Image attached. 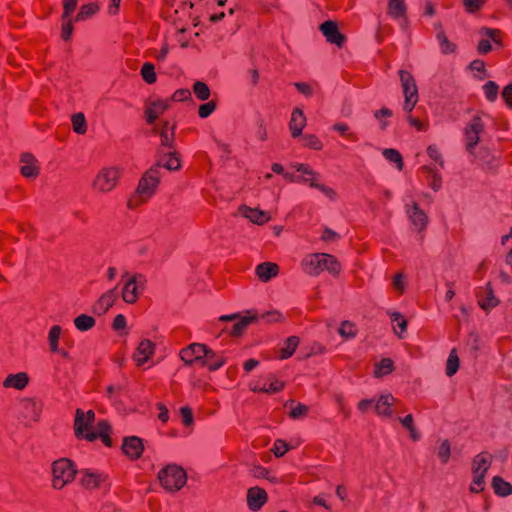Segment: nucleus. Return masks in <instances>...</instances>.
<instances>
[{
	"label": "nucleus",
	"instance_id": "nucleus-1",
	"mask_svg": "<svg viewBox=\"0 0 512 512\" xmlns=\"http://www.w3.org/2000/svg\"><path fill=\"white\" fill-rule=\"evenodd\" d=\"M160 179L161 172L158 166H153L147 170L139 179L135 193L128 201V206L135 208L151 199L157 192Z\"/></svg>",
	"mask_w": 512,
	"mask_h": 512
},
{
	"label": "nucleus",
	"instance_id": "nucleus-2",
	"mask_svg": "<svg viewBox=\"0 0 512 512\" xmlns=\"http://www.w3.org/2000/svg\"><path fill=\"white\" fill-rule=\"evenodd\" d=\"M305 271L312 275H319L327 271L333 275H338L341 271V264L332 255L327 253H314L303 259Z\"/></svg>",
	"mask_w": 512,
	"mask_h": 512
},
{
	"label": "nucleus",
	"instance_id": "nucleus-3",
	"mask_svg": "<svg viewBox=\"0 0 512 512\" xmlns=\"http://www.w3.org/2000/svg\"><path fill=\"white\" fill-rule=\"evenodd\" d=\"M158 479L165 490L175 492L186 484L187 476L182 467L169 464L159 471Z\"/></svg>",
	"mask_w": 512,
	"mask_h": 512
},
{
	"label": "nucleus",
	"instance_id": "nucleus-4",
	"mask_svg": "<svg viewBox=\"0 0 512 512\" xmlns=\"http://www.w3.org/2000/svg\"><path fill=\"white\" fill-rule=\"evenodd\" d=\"M75 475L76 469L69 459L61 458L52 464V485L55 489H62L71 483Z\"/></svg>",
	"mask_w": 512,
	"mask_h": 512
},
{
	"label": "nucleus",
	"instance_id": "nucleus-5",
	"mask_svg": "<svg viewBox=\"0 0 512 512\" xmlns=\"http://www.w3.org/2000/svg\"><path fill=\"white\" fill-rule=\"evenodd\" d=\"M123 278L125 281L121 293L122 299L127 304H133L137 301L139 295L144 291L147 280L142 274L129 276L126 273Z\"/></svg>",
	"mask_w": 512,
	"mask_h": 512
},
{
	"label": "nucleus",
	"instance_id": "nucleus-6",
	"mask_svg": "<svg viewBox=\"0 0 512 512\" xmlns=\"http://www.w3.org/2000/svg\"><path fill=\"white\" fill-rule=\"evenodd\" d=\"M121 170L117 166L103 167L93 181V187L102 193H108L117 185Z\"/></svg>",
	"mask_w": 512,
	"mask_h": 512
},
{
	"label": "nucleus",
	"instance_id": "nucleus-7",
	"mask_svg": "<svg viewBox=\"0 0 512 512\" xmlns=\"http://www.w3.org/2000/svg\"><path fill=\"white\" fill-rule=\"evenodd\" d=\"M400 82L404 94V110L411 113L418 102V89L411 73L406 70L399 71Z\"/></svg>",
	"mask_w": 512,
	"mask_h": 512
},
{
	"label": "nucleus",
	"instance_id": "nucleus-8",
	"mask_svg": "<svg viewBox=\"0 0 512 512\" xmlns=\"http://www.w3.org/2000/svg\"><path fill=\"white\" fill-rule=\"evenodd\" d=\"M214 357L215 352L200 343H192L180 351V358L189 365L195 362H200L203 365L205 358L212 359Z\"/></svg>",
	"mask_w": 512,
	"mask_h": 512
},
{
	"label": "nucleus",
	"instance_id": "nucleus-9",
	"mask_svg": "<svg viewBox=\"0 0 512 512\" xmlns=\"http://www.w3.org/2000/svg\"><path fill=\"white\" fill-rule=\"evenodd\" d=\"M259 319L257 312L247 311L246 315H240L238 313L222 315L219 317V321L229 322L235 321L230 334L233 336H241L249 324L256 322Z\"/></svg>",
	"mask_w": 512,
	"mask_h": 512
},
{
	"label": "nucleus",
	"instance_id": "nucleus-10",
	"mask_svg": "<svg viewBox=\"0 0 512 512\" xmlns=\"http://www.w3.org/2000/svg\"><path fill=\"white\" fill-rule=\"evenodd\" d=\"M484 131V123L480 116H474L464 129L466 150L473 154Z\"/></svg>",
	"mask_w": 512,
	"mask_h": 512
},
{
	"label": "nucleus",
	"instance_id": "nucleus-11",
	"mask_svg": "<svg viewBox=\"0 0 512 512\" xmlns=\"http://www.w3.org/2000/svg\"><path fill=\"white\" fill-rule=\"evenodd\" d=\"M95 419V413L92 410L84 412L77 409L74 421L75 435L78 438H85V434L90 432V427Z\"/></svg>",
	"mask_w": 512,
	"mask_h": 512
},
{
	"label": "nucleus",
	"instance_id": "nucleus-12",
	"mask_svg": "<svg viewBox=\"0 0 512 512\" xmlns=\"http://www.w3.org/2000/svg\"><path fill=\"white\" fill-rule=\"evenodd\" d=\"M479 34L487 39H481L477 46V51L480 54H487L492 50L489 39L498 45H502V33L498 29L483 27L480 29Z\"/></svg>",
	"mask_w": 512,
	"mask_h": 512
},
{
	"label": "nucleus",
	"instance_id": "nucleus-13",
	"mask_svg": "<svg viewBox=\"0 0 512 512\" xmlns=\"http://www.w3.org/2000/svg\"><path fill=\"white\" fill-rule=\"evenodd\" d=\"M479 307L489 312L500 304L499 298L495 295L491 282H488L477 294Z\"/></svg>",
	"mask_w": 512,
	"mask_h": 512
},
{
	"label": "nucleus",
	"instance_id": "nucleus-14",
	"mask_svg": "<svg viewBox=\"0 0 512 512\" xmlns=\"http://www.w3.org/2000/svg\"><path fill=\"white\" fill-rule=\"evenodd\" d=\"M20 172L27 179H35L40 173V166L35 156L29 152L21 154Z\"/></svg>",
	"mask_w": 512,
	"mask_h": 512
},
{
	"label": "nucleus",
	"instance_id": "nucleus-15",
	"mask_svg": "<svg viewBox=\"0 0 512 512\" xmlns=\"http://www.w3.org/2000/svg\"><path fill=\"white\" fill-rule=\"evenodd\" d=\"M320 30L326 40L338 47H342L346 41L345 35L339 32L338 25L335 21L328 20L320 25Z\"/></svg>",
	"mask_w": 512,
	"mask_h": 512
},
{
	"label": "nucleus",
	"instance_id": "nucleus-16",
	"mask_svg": "<svg viewBox=\"0 0 512 512\" xmlns=\"http://www.w3.org/2000/svg\"><path fill=\"white\" fill-rule=\"evenodd\" d=\"M246 501L248 508L253 512H257L267 502V493L258 486L251 487L247 491Z\"/></svg>",
	"mask_w": 512,
	"mask_h": 512
},
{
	"label": "nucleus",
	"instance_id": "nucleus-17",
	"mask_svg": "<svg viewBox=\"0 0 512 512\" xmlns=\"http://www.w3.org/2000/svg\"><path fill=\"white\" fill-rule=\"evenodd\" d=\"M155 345L149 339H143L133 354V360L138 366H142L150 362L154 354Z\"/></svg>",
	"mask_w": 512,
	"mask_h": 512
},
{
	"label": "nucleus",
	"instance_id": "nucleus-18",
	"mask_svg": "<svg viewBox=\"0 0 512 512\" xmlns=\"http://www.w3.org/2000/svg\"><path fill=\"white\" fill-rule=\"evenodd\" d=\"M395 402L396 398L391 393L380 395L374 405L375 413L380 417H392V406L395 404Z\"/></svg>",
	"mask_w": 512,
	"mask_h": 512
},
{
	"label": "nucleus",
	"instance_id": "nucleus-19",
	"mask_svg": "<svg viewBox=\"0 0 512 512\" xmlns=\"http://www.w3.org/2000/svg\"><path fill=\"white\" fill-rule=\"evenodd\" d=\"M290 182L309 183L310 186L316 185V173L305 164L295 166V171L290 173Z\"/></svg>",
	"mask_w": 512,
	"mask_h": 512
},
{
	"label": "nucleus",
	"instance_id": "nucleus-20",
	"mask_svg": "<svg viewBox=\"0 0 512 512\" xmlns=\"http://www.w3.org/2000/svg\"><path fill=\"white\" fill-rule=\"evenodd\" d=\"M238 213L248 219L250 222L263 225L269 221L270 217L267 212L260 210L258 208L248 207L246 205H242L238 209Z\"/></svg>",
	"mask_w": 512,
	"mask_h": 512
},
{
	"label": "nucleus",
	"instance_id": "nucleus-21",
	"mask_svg": "<svg viewBox=\"0 0 512 512\" xmlns=\"http://www.w3.org/2000/svg\"><path fill=\"white\" fill-rule=\"evenodd\" d=\"M29 381L30 378L26 372L9 374L3 381V387L21 391L26 388Z\"/></svg>",
	"mask_w": 512,
	"mask_h": 512
},
{
	"label": "nucleus",
	"instance_id": "nucleus-22",
	"mask_svg": "<svg viewBox=\"0 0 512 512\" xmlns=\"http://www.w3.org/2000/svg\"><path fill=\"white\" fill-rule=\"evenodd\" d=\"M169 107L168 100H155L146 108V120L149 124H153L155 120L164 113Z\"/></svg>",
	"mask_w": 512,
	"mask_h": 512
},
{
	"label": "nucleus",
	"instance_id": "nucleus-23",
	"mask_svg": "<svg viewBox=\"0 0 512 512\" xmlns=\"http://www.w3.org/2000/svg\"><path fill=\"white\" fill-rule=\"evenodd\" d=\"M387 14L395 20H407V6L405 0H388Z\"/></svg>",
	"mask_w": 512,
	"mask_h": 512
},
{
	"label": "nucleus",
	"instance_id": "nucleus-24",
	"mask_svg": "<svg viewBox=\"0 0 512 512\" xmlns=\"http://www.w3.org/2000/svg\"><path fill=\"white\" fill-rule=\"evenodd\" d=\"M105 480L106 478L103 474L91 470H84L82 472L81 484L86 489H95L101 487Z\"/></svg>",
	"mask_w": 512,
	"mask_h": 512
},
{
	"label": "nucleus",
	"instance_id": "nucleus-25",
	"mask_svg": "<svg viewBox=\"0 0 512 512\" xmlns=\"http://www.w3.org/2000/svg\"><path fill=\"white\" fill-rule=\"evenodd\" d=\"M21 408L24 416L37 421L41 414V404L34 398H24L21 400Z\"/></svg>",
	"mask_w": 512,
	"mask_h": 512
},
{
	"label": "nucleus",
	"instance_id": "nucleus-26",
	"mask_svg": "<svg viewBox=\"0 0 512 512\" xmlns=\"http://www.w3.org/2000/svg\"><path fill=\"white\" fill-rule=\"evenodd\" d=\"M407 212L415 228L418 231L424 230L428 222V217L426 213L419 208L418 204L413 203L412 208Z\"/></svg>",
	"mask_w": 512,
	"mask_h": 512
},
{
	"label": "nucleus",
	"instance_id": "nucleus-27",
	"mask_svg": "<svg viewBox=\"0 0 512 512\" xmlns=\"http://www.w3.org/2000/svg\"><path fill=\"white\" fill-rule=\"evenodd\" d=\"M122 449L123 452L130 458H138L143 451L141 439L135 436L126 438L124 440Z\"/></svg>",
	"mask_w": 512,
	"mask_h": 512
},
{
	"label": "nucleus",
	"instance_id": "nucleus-28",
	"mask_svg": "<svg viewBox=\"0 0 512 512\" xmlns=\"http://www.w3.org/2000/svg\"><path fill=\"white\" fill-rule=\"evenodd\" d=\"M255 273L262 282H268L278 273V266L271 262H263L256 266Z\"/></svg>",
	"mask_w": 512,
	"mask_h": 512
},
{
	"label": "nucleus",
	"instance_id": "nucleus-29",
	"mask_svg": "<svg viewBox=\"0 0 512 512\" xmlns=\"http://www.w3.org/2000/svg\"><path fill=\"white\" fill-rule=\"evenodd\" d=\"M109 430H110V426L107 422H105V421L99 422L97 425L96 431H90V432L86 433L85 439L92 442L100 437L102 439V441L105 443V445L110 446L111 441L108 436Z\"/></svg>",
	"mask_w": 512,
	"mask_h": 512
},
{
	"label": "nucleus",
	"instance_id": "nucleus-30",
	"mask_svg": "<svg viewBox=\"0 0 512 512\" xmlns=\"http://www.w3.org/2000/svg\"><path fill=\"white\" fill-rule=\"evenodd\" d=\"M118 296L117 288H112L105 292L99 299L96 310L99 314H103L114 304Z\"/></svg>",
	"mask_w": 512,
	"mask_h": 512
},
{
	"label": "nucleus",
	"instance_id": "nucleus-31",
	"mask_svg": "<svg viewBox=\"0 0 512 512\" xmlns=\"http://www.w3.org/2000/svg\"><path fill=\"white\" fill-rule=\"evenodd\" d=\"M305 125L306 117L304 116L302 110L299 108L294 109L290 118V129L293 130L292 135L294 137L299 136Z\"/></svg>",
	"mask_w": 512,
	"mask_h": 512
},
{
	"label": "nucleus",
	"instance_id": "nucleus-32",
	"mask_svg": "<svg viewBox=\"0 0 512 512\" xmlns=\"http://www.w3.org/2000/svg\"><path fill=\"white\" fill-rule=\"evenodd\" d=\"M492 462V457L488 453H480L473 460V473L486 475Z\"/></svg>",
	"mask_w": 512,
	"mask_h": 512
},
{
	"label": "nucleus",
	"instance_id": "nucleus-33",
	"mask_svg": "<svg viewBox=\"0 0 512 512\" xmlns=\"http://www.w3.org/2000/svg\"><path fill=\"white\" fill-rule=\"evenodd\" d=\"M394 370V363L390 358H384L374 365L373 375L376 378H382Z\"/></svg>",
	"mask_w": 512,
	"mask_h": 512
},
{
	"label": "nucleus",
	"instance_id": "nucleus-34",
	"mask_svg": "<svg viewBox=\"0 0 512 512\" xmlns=\"http://www.w3.org/2000/svg\"><path fill=\"white\" fill-rule=\"evenodd\" d=\"M156 166H158L159 169L162 166L171 171L178 170L180 168V160L174 152L169 151L163 155Z\"/></svg>",
	"mask_w": 512,
	"mask_h": 512
},
{
	"label": "nucleus",
	"instance_id": "nucleus-35",
	"mask_svg": "<svg viewBox=\"0 0 512 512\" xmlns=\"http://www.w3.org/2000/svg\"><path fill=\"white\" fill-rule=\"evenodd\" d=\"M492 487L494 492L499 496H508L512 494V486L509 482H506L500 476H495L492 479Z\"/></svg>",
	"mask_w": 512,
	"mask_h": 512
},
{
	"label": "nucleus",
	"instance_id": "nucleus-36",
	"mask_svg": "<svg viewBox=\"0 0 512 512\" xmlns=\"http://www.w3.org/2000/svg\"><path fill=\"white\" fill-rule=\"evenodd\" d=\"M357 332L355 323L348 320L342 321L338 329L339 335L346 340L355 338Z\"/></svg>",
	"mask_w": 512,
	"mask_h": 512
},
{
	"label": "nucleus",
	"instance_id": "nucleus-37",
	"mask_svg": "<svg viewBox=\"0 0 512 512\" xmlns=\"http://www.w3.org/2000/svg\"><path fill=\"white\" fill-rule=\"evenodd\" d=\"M460 366V359L457 354L456 348H453L450 351V354L448 356L447 362H446V374L449 377H452L456 372L458 371Z\"/></svg>",
	"mask_w": 512,
	"mask_h": 512
},
{
	"label": "nucleus",
	"instance_id": "nucleus-38",
	"mask_svg": "<svg viewBox=\"0 0 512 512\" xmlns=\"http://www.w3.org/2000/svg\"><path fill=\"white\" fill-rule=\"evenodd\" d=\"M62 329L58 325H54L50 328L48 333V343L50 350L54 352H60L59 339L61 336Z\"/></svg>",
	"mask_w": 512,
	"mask_h": 512
},
{
	"label": "nucleus",
	"instance_id": "nucleus-39",
	"mask_svg": "<svg viewBox=\"0 0 512 512\" xmlns=\"http://www.w3.org/2000/svg\"><path fill=\"white\" fill-rule=\"evenodd\" d=\"M159 134L161 139V145L164 147L171 148L173 144L174 128L169 127L168 122H165Z\"/></svg>",
	"mask_w": 512,
	"mask_h": 512
},
{
	"label": "nucleus",
	"instance_id": "nucleus-40",
	"mask_svg": "<svg viewBox=\"0 0 512 512\" xmlns=\"http://www.w3.org/2000/svg\"><path fill=\"white\" fill-rule=\"evenodd\" d=\"M193 92L196 98L200 101H206L209 99L211 95L210 88L208 85L202 81H196L193 84Z\"/></svg>",
	"mask_w": 512,
	"mask_h": 512
},
{
	"label": "nucleus",
	"instance_id": "nucleus-41",
	"mask_svg": "<svg viewBox=\"0 0 512 512\" xmlns=\"http://www.w3.org/2000/svg\"><path fill=\"white\" fill-rule=\"evenodd\" d=\"M74 324L78 330L87 331L94 326L95 320L92 316L81 314L74 319Z\"/></svg>",
	"mask_w": 512,
	"mask_h": 512
},
{
	"label": "nucleus",
	"instance_id": "nucleus-42",
	"mask_svg": "<svg viewBox=\"0 0 512 512\" xmlns=\"http://www.w3.org/2000/svg\"><path fill=\"white\" fill-rule=\"evenodd\" d=\"M399 421L409 431L410 438L413 441H418L419 438H420V434H419V432L417 431V429H416V427L414 425V421H413L412 415L409 414V415L405 416L404 418H399Z\"/></svg>",
	"mask_w": 512,
	"mask_h": 512
},
{
	"label": "nucleus",
	"instance_id": "nucleus-43",
	"mask_svg": "<svg viewBox=\"0 0 512 512\" xmlns=\"http://www.w3.org/2000/svg\"><path fill=\"white\" fill-rule=\"evenodd\" d=\"M72 126L77 134H84L87 131L86 119L83 113H76L72 116Z\"/></svg>",
	"mask_w": 512,
	"mask_h": 512
},
{
	"label": "nucleus",
	"instance_id": "nucleus-44",
	"mask_svg": "<svg viewBox=\"0 0 512 512\" xmlns=\"http://www.w3.org/2000/svg\"><path fill=\"white\" fill-rule=\"evenodd\" d=\"M141 76L148 84L154 83L156 81L154 65L149 62L144 63L141 68Z\"/></svg>",
	"mask_w": 512,
	"mask_h": 512
},
{
	"label": "nucleus",
	"instance_id": "nucleus-45",
	"mask_svg": "<svg viewBox=\"0 0 512 512\" xmlns=\"http://www.w3.org/2000/svg\"><path fill=\"white\" fill-rule=\"evenodd\" d=\"M437 39L440 43L441 51L445 54L453 53L456 50V45L449 41L444 32L437 34Z\"/></svg>",
	"mask_w": 512,
	"mask_h": 512
},
{
	"label": "nucleus",
	"instance_id": "nucleus-46",
	"mask_svg": "<svg viewBox=\"0 0 512 512\" xmlns=\"http://www.w3.org/2000/svg\"><path fill=\"white\" fill-rule=\"evenodd\" d=\"M451 454V445L448 440H444L438 447L437 455L441 463L446 464L449 461Z\"/></svg>",
	"mask_w": 512,
	"mask_h": 512
},
{
	"label": "nucleus",
	"instance_id": "nucleus-47",
	"mask_svg": "<svg viewBox=\"0 0 512 512\" xmlns=\"http://www.w3.org/2000/svg\"><path fill=\"white\" fill-rule=\"evenodd\" d=\"M383 155H384V157L387 160L396 163L398 170H402V168H403V160H402L401 154L397 150H395V149H385L383 151Z\"/></svg>",
	"mask_w": 512,
	"mask_h": 512
},
{
	"label": "nucleus",
	"instance_id": "nucleus-48",
	"mask_svg": "<svg viewBox=\"0 0 512 512\" xmlns=\"http://www.w3.org/2000/svg\"><path fill=\"white\" fill-rule=\"evenodd\" d=\"M483 90L487 100L493 102L497 99L499 87L494 81H488L484 86Z\"/></svg>",
	"mask_w": 512,
	"mask_h": 512
},
{
	"label": "nucleus",
	"instance_id": "nucleus-49",
	"mask_svg": "<svg viewBox=\"0 0 512 512\" xmlns=\"http://www.w3.org/2000/svg\"><path fill=\"white\" fill-rule=\"evenodd\" d=\"M308 411H309L308 406L301 404V403H297L296 406L290 407V418H294V419L304 418L307 416Z\"/></svg>",
	"mask_w": 512,
	"mask_h": 512
},
{
	"label": "nucleus",
	"instance_id": "nucleus-50",
	"mask_svg": "<svg viewBox=\"0 0 512 512\" xmlns=\"http://www.w3.org/2000/svg\"><path fill=\"white\" fill-rule=\"evenodd\" d=\"M226 363V359L223 356H218L215 353V357L212 359L205 358L203 361V365H207L210 370L215 371L218 370Z\"/></svg>",
	"mask_w": 512,
	"mask_h": 512
},
{
	"label": "nucleus",
	"instance_id": "nucleus-51",
	"mask_svg": "<svg viewBox=\"0 0 512 512\" xmlns=\"http://www.w3.org/2000/svg\"><path fill=\"white\" fill-rule=\"evenodd\" d=\"M97 11V6L94 4H87L81 7L80 11L76 15V21H83L87 17L93 15Z\"/></svg>",
	"mask_w": 512,
	"mask_h": 512
},
{
	"label": "nucleus",
	"instance_id": "nucleus-52",
	"mask_svg": "<svg viewBox=\"0 0 512 512\" xmlns=\"http://www.w3.org/2000/svg\"><path fill=\"white\" fill-rule=\"evenodd\" d=\"M484 474L473 473V482L470 487V491L473 493H479L484 490Z\"/></svg>",
	"mask_w": 512,
	"mask_h": 512
},
{
	"label": "nucleus",
	"instance_id": "nucleus-53",
	"mask_svg": "<svg viewBox=\"0 0 512 512\" xmlns=\"http://www.w3.org/2000/svg\"><path fill=\"white\" fill-rule=\"evenodd\" d=\"M216 109V103L214 101L206 102L199 106L198 115L200 118L209 117Z\"/></svg>",
	"mask_w": 512,
	"mask_h": 512
},
{
	"label": "nucleus",
	"instance_id": "nucleus-54",
	"mask_svg": "<svg viewBox=\"0 0 512 512\" xmlns=\"http://www.w3.org/2000/svg\"><path fill=\"white\" fill-rule=\"evenodd\" d=\"M484 4L485 0H463V5L468 13H476Z\"/></svg>",
	"mask_w": 512,
	"mask_h": 512
},
{
	"label": "nucleus",
	"instance_id": "nucleus-55",
	"mask_svg": "<svg viewBox=\"0 0 512 512\" xmlns=\"http://www.w3.org/2000/svg\"><path fill=\"white\" fill-rule=\"evenodd\" d=\"M427 154L433 161L438 163L441 167H444L442 154L436 145H429L427 148Z\"/></svg>",
	"mask_w": 512,
	"mask_h": 512
},
{
	"label": "nucleus",
	"instance_id": "nucleus-56",
	"mask_svg": "<svg viewBox=\"0 0 512 512\" xmlns=\"http://www.w3.org/2000/svg\"><path fill=\"white\" fill-rule=\"evenodd\" d=\"M251 473L256 478H266L271 482L276 481V477L270 476V472L260 465H256L252 468Z\"/></svg>",
	"mask_w": 512,
	"mask_h": 512
},
{
	"label": "nucleus",
	"instance_id": "nucleus-57",
	"mask_svg": "<svg viewBox=\"0 0 512 512\" xmlns=\"http://www.w3.org/2000/svg\"><path fill=\"white\" fill-rule=\"evenodd\" d=\"M391 320L393 322H396L398 327L400 328V333L397 332V330L394 328L395 333H397L400 337L401 334L406 331L407 328V321L405 318L398 312H394L391 314Z\"/></svg>",
	"mask_w": 512,
	"mask_h": 512
},
{
	"label": "nucleus",
	"instance_id": "nucleus-58",
	"mask_svg": "<svg viewBox=\"0 0 512 512\" xmlns=\"http://www.w3.org/2000/svg\"><path fill=\"white\" fill-rule=\"evenodd\" d=\"M180 416L182 419V423L185 426H192L194 422L192 411L189 407L183 406L180 408Z\"/></svg>",
	"mask_w": 512,
	"mask_h": 512
},
{
	"label": "nucleus",
	"instance_id": "nucleus-59",
	"mask_svg": "<svg viewBox=\"0 0 512 512\" xmlns=\"http://www.w3.org/2000/svg\"><path fill=\"white\" fill-rule=\"evenodd\" d=\"M283 318L284 316L277 310L267 311L261 315V319L267 323H275L282 320Z\"/></svg>",
	"mask_w": 512,
	"mask_h": 512
},
{
	"label": "nucleus",
	"instance_id": "nucleus-60",
	"mask_svg": "<svg viewBox=\"0 0 512 512\" xmlns=\"http://www.w3.org/2000/svg\"><path fill=\"white\" fill-rule=\"evenodd\" d=\"M393 287L400 294H402L404 292L405 287H406V282H405V275L403 273H397L394 276Z\"/></svg>",
	"mask_w": 512,
	"mask_h": 512
},
{
	"label": "nucleus",
	"instance_id": "nucleus-61",
	"mask_svg": "<svg viewBox=\"0 0 512 512\" xmlns=\"http://www.w3.org/2000/svg\"><path fill=\"white\" fill-rule=\"evenodd\" d=\"M304 145L315 150L322 148L321 141L314 135H306L303 137Z\"/></svg>",
	"mask_w": 512,
	"mask_h": 512
},
{
	"label": "nucleus",
	"instance_id": "nucleus-62",
	"mask_svg": "<svg viewBox=\"0 0 512 512\" xmlns=\"http://www.w3.org/2000/svg\"><path fill=\"white\" fill-rule=\"evenodd\" d=\"M272 451L276 457L283 456L288 451V444L283 440H277Z\"/></svg>",
	"mask_w": 512,
	"mask_h": 512
},
{
	"label": "nucleus",
	"instance_id": "nucleus-63",
	"mask_svg": "<svg viewBox=\"0 0 512 512\" xmlns=\"http://www.w3.org/2000/svg\"><path fill=\"white\" fill-rule=\"evenodd\" d=\"M64 13L62 19H70V14L75 10L77 6V0H64Z\"/></svg>",
	"mask_w": 512,
	"mask_h": 512
},
{
	"label": "nucleus",
	"instance_id": "nucleus-64",
	"mask_svg": "<svg viewBox=\"0 0 512 512\" xmlns=\"http://www.w3.org/2000/svg\"><path fill=\"white\" fill-rule=\"evenodd\" d=\"M502 98L507 106L512 109V83L504 87L502 91Z\"/></svg>",
	"mask_w": 512,
	"mask_h": 512
}]
</instances>
